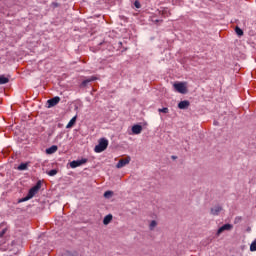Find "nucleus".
Wrapping results in <instances>:
<instances>
[{"label": "nucleus", "instance_id": "f257e3e1", "mask_svg": "<svg viewBox=\"0 0 256 256\" xmlns=\"http://www.w3.org/2000/svg\"><path fill=\"white\" fill-rule=\"evenodd\" d=\"M39 189H41V181H38L36 185L29 190L27 196L22 199V201H29V199H33V197L39 193Z\"/></svg>", "mask_w": 256, "mask_h": 256}, {"label": "nucleus", "instance_id": "f03ea898", "mask_svg": "<svg viewBox=\"0 0 256 256\" xmlns=\"http://www.w3.org/2000/svg\"><path fill=\"white\" fill-rule=\"evenodd\" d=\"M107 147H109V140L102 138L99 140L98 145L95 146L94 151L95 153H103Z\"/></svg>", "mask_w": 256, "mask_h": 256}, {"label": "nucleus", "instance_id": "7ed1b4c3", "mask_svg": "<svg viewBox=\"0 0 256 256\" xmlns=\"http://www.w3.org/2000/svg\"><path fill=\"white\" fill-rule=\"evenodd\" d=\"M173 87L175 91L181 93L182 95H185V93H187V86L183 82L174 83Z\"/></svg>", "mask_w": 256, "mask_h": 256}, {"label": "nucleus", "instance_id": "20e7f679", "mask_svg": "<svg viewBox=\"0 0 256 256\" xmlns=\"http://www.w3.org/2000/svg\"><path fill=\"white\" fill-rule=\"evenodd\" d=\"M131 163V157L128 156L126 158L120 159L118 163L116 164L117 169H123L125 165H129Z\"/></svg>", "mask_w": 256, "mask_h": 256}, {"label": "nucleus", "instance_id": "39448f33", "mask_svg": "<svg viewBox=\"0 0 256 256\" xmlns=\"http://www.w3.org/2000/svg\"><path fill=\"white\" fill-rule=\"evenodd\" d=\"M231 229H233V225L232 224H224L223 226H221L218 230H217V237H219V235H221V233L225 232V231H231Z\"/></svg>", "mask_w": 256, "mask_h": 256}, {"label": "nucleus", "instance_id": "423d86ee", "mask_svg": "<svg viewBox=\"0 0 256 256\" xmlns=\"http://www.w3.org/2000/svg\"><path fill=\"white\" fill-rule=\"evenodd\" d=\"M61 98L59 96H55L47 101L48 107H55V105H59Z\"/></svg>", "mask_w": 256, "mask_h": 256}, {"label": "nucleus", "instance_id": "0eeeda50", "mask_svg": "<svg viewBox=\"0 0 256 256\" xmlns=\"http://www.w3.org/2000/svg\"><path fill=\"white\" fill-rule=\"evenodd\" d=\"M141 131H143L142 125L136 124V125L132 126V133L134 135H139L141 133Z\"/></svg>", "mask_w": 256, "mask_h": 256}, {"label": "nucleus", "instance_id": "6e6552de", "mask_svg": "<svg viewBox=\"0 0 256 256\" xmlns=\"http://www.w3.org/2000/svg\"><path fill=\"white\" fill-rule=\"evenodd\" d=\"M189 105H191V103L189 102V100H183L178 104V108L179 109H189Z\"/></svg>", "mask_w": 256, "mask_h": 256}, {"label": "nucleus", "instance_id": "1a4fd4ad", "mask_svg": "<svg viewBox=\"0 0 256 256\" xmlns=\"http://www.w3.org/2000/svg\"><path fill=\"white\" fill-rule=\"evenodd\" d=\"M221 211H223V207L215 206L214 208H211V215H214V216L219 215Z\"/></svg>", "mask_w": 256, "mask_h": 256}, {"label": "nucleus", "instance_id": "9d476101", "mask_svg": "<svg viewBox=\"0 0 256 256\" xmlns=\"http://www.w3.org/2000/svg\"><path fill=\"white\" fill-rule=\"evenodd\" d=\"M58 149L57 145H52L50 148L46 149V153L47 155H53V153H57Z\"/></svg>", "mask_w": 256, "mask_h": 256}, {"label": "nucleus", "instance_id": "9b49d317", "mask_svg": "<svg viewBox=\"0 0 256 256\" xmlns=\"http://www.w3.org/2000/svg\"><path fill=\"white\" fill-rule=\"evenodd\" d=\"M111 221H113V215L108 214L104 217L103 219V224L104 225H109V223H111Z\"/></svg>", "mask_w": 256, "mask_h": 256}, {"label": "nucleus", "instance_id": "f8f14e48", "mask_svg": "<svg viewBox=\"0 0 256 256\" xmlns=\"http://www.w3.org/2000/svg\"><path fill=\"white\" fill-rule=\"evenodd\" d=\"M96 80H97V77L91 76L90 78H88L82 82V87H87L88 83H91V81H96Z\"/></svg>", "mask_w": 256, "mask_h": 256}, {"label": "nucleus", "instance_id": "ddd939ff", "mask_svg": "<svg viewBox=\"0 0 256 256\" xmlns=\"http://www.w3.org/2000/svg\"><path fill=\"white\" fill-rule=\"evenodd\" d=\"M77 121V116H74L66 125V129H71V127H73V125H75Z\"/></svg>", "mask_w": 256, "mask_h": 256}, {"label": "nucleus", "instance_id": "4468645a", "mask_svg": "<svg viewBox=\"0 0 256 256\" xmlns=\"http://www.w3.org/2000/svg\"><path fill=\"white\" fill-rule=\"evenodd\" d=\"M9 83V78L5 77L4 75L0 76V85H7Z\"/></svg>", "mask_w": 256, "mask_h": 256}, {"label": "nucleus", "instance_id": "2eb2a0df", "mask_svg": "<svg viewBox=\"0 0 256 256\" xmlns=\"http://www.w3.org/2000/svg\"><path fill=\"white\" fill-rule=\"evenodd\" d=\"M70 167H71L72 169H75V168H77V167H81V163L79 162V160H74V161H72V162L70 163Z\"/></svg>", "mask_w": 256, "mask_h": 256}, {"label": "nucleus", "instance_id": "dca6fc26", "mask_svg": "<svg viewBox=\"0 0 256 256\" xmlns=\"http://www.w3.org/2000/svg\"><path fill=\"white\" fill-rule=\"evenodd\" d=\"M162 15L163 17H171V10H169V8H164L162 10Z\"/></svg>", "mask_w": 256, "mask_h": 256}, {"label": "nucleus", "instance_id": "f3484780", "mask_svg": "<svg viewBox=\"0 0 256 256\" xmlns=\"http://www.w3.org/2000/svg\"><path fill=\"white\" fill-rule=\"evenodd\" d=\"M235 33L236 35H238L239 37H243V30L241 28H239V26L235 27Z\"/></svg>", "mask_w": 256, "mask_h": 256}, {"label": "nucleus", "instance_id": "a211bd4d", "mask_svg": "<svg viewBox=\"0 0 256 256\" xmlns=\"http://www.w3.org/2000/svg\"><path fill=\"white\" fill-rule=\"evenodd\" d=\"M28 167V164L27 163H21L19 166H18V171H26Z\"/></svg>", "mask_w": 256, "mask_h": 256}, {"label": "nucleus", "instance_id": "6ab92c4d", "mask_svg": "<svg viewBox=\"0 0 256 256\" xmlns=\"http://www.w3.org/2000/svg\"><path fill=\"white\" fill-rule=\"evenodd\" d=\"M155 227H157V221L155 220H152L151 223H150V231H153L155 229Z\"/></svg>", "mask_w": 256, "mask_h": 256}, {"label": "nucleus", "instance_id": "aec40b11", "mask_svg": "<svg viewBox=\"0 0 256 256\" xmlns=\"http://www.w3.org/2000/svg\"><path fill=\"white\" fill-rule=\"evenodd\" d=\"M56 174H57V170H55V169H52V170H50V171L48 172V175H49L50 177H55Z\"/></svg>", "mask_w": 256, "mask_h": 256}, {"label": "nucleus", "instance_id": "412c9836", "mask_svg": "<svg viewBox=\"0 0 256 256\" xmlns=\"http://www.w3.org/2000/svg\"><path fill=\"white\" fill-rule=\"evenodd\" d=\"M158 112L159 113H169V108H159Z\"/></svg>", "mask_w": 256, "mask_h": 256}, {"label": "nucleus", "instance_id": "4be33fe9", "mask_svg": "<svg viewBox=\"0 0 256 256\" xmlns=\"http://www.w3.org/2000/svg\"><path fill=\"white\" fill-rule=\"evenodd\" d=\"M241 221H243V218L241 216H237L235 219H234V223L237 224V223H241Z\"/></svg>", "mask_w": 256, "mask_h": 256}, {"label": "nucleus", "instance_id": "5701e85b", "mask_svg": "<svg viewBox=\"0 0 256 256\" xmlns=\"http://www.w3.org/2000/svg\"><path fill=\"white\" fill-rule=\"evenodd\" d=\"M111 195H113V192H111V191H106L104 193V197H106V199H109V197H111Z\"/></svg>", "mask_w": 256, "mask_h": 256}, {"label": "nucleus", "instance_id": "b1692460", "mask_svg": "<svg viewBox=\"0 0 256 256\" xmlns=\"http://www.w3.org/2000/svg\"><path fill=\"white\" fill-rule=\"evenodd\" d=\"M78 163H80V166L85 165V163H87V158H83L81 160H78Z\"/></svg>", "mask_w": 256, "mask_h": 256}, {"label": "nucleus", "instance_id": "393cba45", "mask_svg": "<svg viewBox=\"0 0 256 256\" xmlns=\"http://www.w3.org/2000/svg\"><path fill=\"white\" fill-rule=\"evenodd\" d=\"M134 6L136 7V9H141V3H139V1H135L134 2Z\"/></svg>", "mask_w": 256, "mask_h": 256}, {"label": "nucleus", "instance_id": "a878e982", "mask_svg": "<svg viewBox=\"0 0 256 256\" xmlns=\"http://www.w3.org/2000/svg\"><path fill=\"white\" fill-rule=\"evenodd\" d=\"M5 233H7V229H3L1 232H0V237H3L5 235Z\"/></svg>", "mask_w": 256, "mask_h": 256}, {"label": "nucleus", "instance_id": "bb28decb", "mask_svg": "<svg viewBox=\"0 0 256 256\" xmlns=\"http://www.w3.org/2000/svg\"><path fill=\"white\" fill-rule=\"evenodd\" d=\"M247 231H248V232L251 231V228H247Z\"/></svg>", "mask_w": 256, "mask_h": 256}]
</instances>
